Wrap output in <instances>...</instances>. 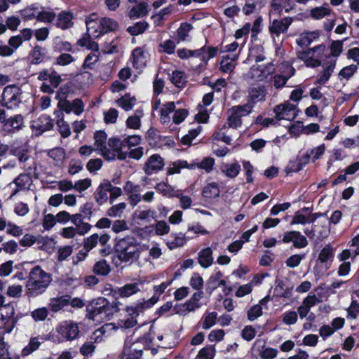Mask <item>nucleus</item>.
Segmentation results:
<instances>
[{
  "mask_svg": "<svg viewBox=\"0 0 359 359\" xmlns=\"http://www.w3.org/2000/svg\"><path fill=\"white\" fill-rule=\"evenodd\" d=\"M121 145L120 139L118 137H113L107 140V135L104 131L99 130L94 133L95 149L107 161H113L116 158L119 160L126 159V154L121 153Z\"/></svg>",
  "mask_w": 359,
  "mask_h": 359,
  "instance_id": "nucleus-1",
  "label": "nucleus"
},
{
  "mask_svg": "<svg viewBox=\"0 0 359 359\" xmlns=\"http://www.w3.org/2000/svg\"><path fill=\"white\" fill-rule=\"evenodd\" d=\"M119 303H110L104 297H98L90 301L86 306V316L96 323L109 320L111 317L119 311Z\"/></svg>",
  "mask_w": 359,
  "mask_h": 359,
  "instance_id": "nucleus-2",
  "label": "nucleus"
},
{
  "mask_svg": "<svg viewBox=\"0 0 359 359\" xmlns=\"http://www.w3.org/2000/svg\"><path fill=\"white\" fill-rule=\"evenodd\" d=\"M52 281V275L46 272L39 266H35L29 273L25 285L26 294L29 298H35L48 287Z\"/></svg>",
  "mask_w": 359,
  "mask_h": 359,
  "instance_id": "nucleus-3",
  "label": "nucleus"
},
{
  "mask_svg": "<svg viewBox=\"0 0 359 359\" xmlns=\"http://www.w3.org/2000/svg\"><path fill=\"white\" fill-rule=\"evenodd\" d=\"M115 241V250L121 261L133 262L139 258L141 248L133 236L128 235L123 238H116Z\"/></svg>",
  "mask_w": 359,
  "mask_h": 359,
  "instance_id": "nucleus-4",
  "label": "nucleus"
},
{
  "mask_svg": "<svg viewBox=\"0 0 359 359\" xmlns=\"http://www.w3.org/2000/svg\"><path fill=\"white\" fill-rule=\"evenodd\" d=\"M157 302L158 297H154L149 299L148 300L139 302L134 306H127L126 308V311L129 317L121 320L119 325L126 329L135 327L137 323L136 319L137 316H138L140 313H142L145 309L151 308Z\"/></svg>",
  "mask_w": 359,
  "mask_h": 359,
  "instance_id": "nucleus-5",
  "label": "nucleus"
},
{
  "mask_svg": "<svg viewBox=\"0 0 359 359\" xmlns=\"http://www.w3.org/2000/svg\"><path fill=\"white\" fill-rule=\"evenodd\" d=\"M86 24L88 32L95 38L109 32H114L118 27L116 20L107 17L100 18L97 22L90 17L86 20Z\"/></svg>",
  "mask_w": 359,
  "mask_h": 359,
  "instance_id": "nucleus-6",
  "label": "nucleus"
},
{
  "mask_svg": "<svg viewBox=\"0 0 359 359\" xmlns=\"http://www.w3.org/2000/svg\"><path fill=\"white\" fill-rule=\"evenodd\" d=\"M326 46L320 44L313 48L298 51L297 57L304 61L307 67H317L325 56Z\"/></svg>",
  "mask_w": 359,
  "mask_h": 359,
  "instance_id": "nucleus-7",
  "label": "nucleus"
},
{
  "mask_svg": "<svg viewBox=\"0 0 359 359\" xmlns=\"http://www.w3.org/2000/svg\"><path fill=\"white\" fill-rule=\"evenodd\" d=\"M175 104L174 102H168L163 104L161 109V120L163 123L170 121L169 114L174 112L172 116V122L175 124H180L183 122L188 116V111L185 109H175Z\"/></svg>",
  "mask_w": 359,
  "mask_h": 359,
  "instance_id": "nucleus-8",
  "label": "nucleus"
},
{
  "mask_svg": "<svg viewBox=\"0 0 359 359\" xmlns=\"http://www.w3.org/2000/svg\"><path fill=\"white\" fill-rule=\"evenodd\" d=\"M275 69L273 62L266 65H255L250 67L248 76L255 81L263 82L272 78Z\"/></svg>",
  "mask_w": 359,
  "mask_h": 359,
  "instance_id": "nucleus-9",
  "label": "nucleus"
},
{
  "mask_svg": "<svg viewBox=\"0 0 359 359\" xmlns=\"http://www.w3.org/2000/svg\"><path fill=\"white\" fill-rule=\"evenodd\" d=\"M21 90L15 85L7 86L2 93V105L8 109H13L21 103Z\"/></svg>",
  "mask_w": 359,
  "mask_h": 359,
  "instance_id": "nucleus-10",
  "label": "nucleus"
},
{
  "mask_svg": "<svg viewBox=\"0 0 359 359\" xmlns=\"http://www.w3.org/2000/svg\"><path fill=\"white\" fill-rule=\"evenodd\" d=\"M55 332L58 334L57 341L60 343L75 339L79 336V330L76 323L66 320L56 327Z\"/></svg>",
  "mask_w": 359,
  "mask_h": 359,
  "instance_id": "nucleus-11",
  "label": "nucleus"
},
{
  "mask_svg": "<svg viewBox=\"0 0 359 359\" xmlns=\"http://www.w3.org/2000/svg\"><path fill=\"white\" fill-rule=\"evenodd\" d=\"M17 319L15 316V308L12 304H5L0 306V327L10 333L15 327Z\"/></svg>",
  "mask_w": 359,
  "mask_h": 359,
  "instance_id": "nucleus-12",
  "label": "nucleus"
},
{
  "mask_svg": "<svg viewBox=\"0 0 359 359\" xmlns=\"http://www.w3.org/2000/svg\"><path fill=\"white\" fill-rule=\"evenodd\" d=\"M294 19L291 17H285L281 19H270L269 32L274 43L276 39H279L281 34L287 33L289 27L293 22Z\"/></svg>",
  "mask_w": 359,
  "mask_h": 359,
  "instance_id": "nucleus-13",
  "label": "nucleus"
},
{
  "mask_svg": "<svg viewBox=\"0 0 359 359\" xmlns=\"http://www.w3.org/2000/svg\"><path fill=\"white\" fill-rule=\"evenodd\" d=\"M273 112L276 120L292 121L297 116L299 110L297 104H292L290 101H285L280 104L276 105L273 108Z\"/></svg>",
  "mask_w": 359,
  "mask_h": 359,
  "instance_id": "nucleus-14",
  "label": "nucleus"
},
{
  "mask_svg": "<svg viewBox=\"0 0 359 359\" xmlns=\"http://www.w3.org/2000/svg\"><path fill=\"white\" fill-rule=\"evenodd\" d=\"M250 113V107L248 105H238L230 108L227 111L229 126L233 128L240 127L242 124V118Z\"/></svg>",
  "mask_w": 359,
  "mask_h": 359,
  "instance_id": "nucleus-15",
  "label": "nucleus"
},
{
  "mask_svg": "<svg viewBox=\"0 0 359 359\" xmlns=\"http://www.w3.org/2000/svg\"><path fill=\"white\" fill-rule=\"evenodd\" d=\"M53 120L46 114L39 116L31 122V128L36 135H41L44 132L53 129Z\"/></svg>",
  "mask_w": 359,
  "mask_h": 359,
  "instance_id": "nucleus-16",
  "label": "nucleus"
},
{
  "mask_svg": "<svg viewBox=\"0 0 359 359\" xmlns=\"http://www.w3.org/2000/svg\"><path fill=\"white\" fill-rule=\"evenodd\" d=\"M281 242L285 244L292 243L294 248L302 249L308 245V240L300 231H289L285 232L281 240Z\"/></svg>",
  "mask_w": 359,
  "mask_h": 359,
  "instance_id": "nucleus-17",
  "label": "nucleus"
},
{
  "mask_svg": "<svg viewBox=\"0 0 359 359\" xmlns=\"http://www.w3.org/2000/svg\"><path fill=\"white\" fill-rule=\"evenodd\" d=\"M266 90L264 86H252L248 89V102L245 105L250 107L252 112L254 106L265 100Z\"/></svg>",
  "mask_w": 359,
  "mask_h": 359,
  "instance_id": "nucleus-18",
  "label": "nucleus"
},
{
  "mask_svg": "<svg viewBox=\"0 0 359 359\" xmlns=\"http://www.w3.org/2000/svg\"><path fill=\"white\" fill-rule=\"evenodd\" d=\"M133 66L137 69H142L146 67L149 59V52L144 47H137L132 53Z\"/></svg>",
  "mask_w": 359,
  "mask_h": 359,
  "instance_id": "nucleus-19",
  "label": "nucleus"
},
{
  "mask_svg": "<svg viewBox=\"0 0 359 359\" xmlns=\"http://www.w3.org/2000/svg\"><path fill=\"white\" fill-rule=\"evenodd\" d=\"M223 276V273L218 268L215 269L206 283V291L209 294H211L219 287L226 285V283L222 278Z\"/></svg>",
  "mask_w": 359,
  "mask_h": 359,
  "instance_id": "nucleus-20",
  "label": "nucleus"
},
{
  "mask_svg": "<svg viewBox=\"0 0 359 359\" xmlns=\"http://www.w3.org/2000/svg\"><path fill=\"white\" fill-rule=\"evenodd\" d=\"M111 236L108 233H102L100 236L98 233H93L84 240L83 248L89 252L97 246L98 243L102 246H104L110 240Z\"/></svg>",
  "mask_w": 359,
  "mask_h": 359,
  "instance_id": "nucleus-21",
  "label": "nucleus"
},
{
  "mask_svg": "<svg viewBox=\"0 0 359 359\" xmlns=\"http://www.w3.org/2000/svg\"><path fill=\"white\" fill-rule=\"evenodd\" d=\"M163 158L157 154L151 155L145 163L144 170L147 175H151L161 170L164 167Z\"/></svg>",
  "mask_w": 359,
  "mask_h": 359,
  "instance_id": "nucleus-22",
  "label": "nucleus"
},
{
  "mask_svg": "<svg viewBox=\"0 0 359 359\" xmlns=\"http://www.w3.org/2000/svg\"><path fill=\"white\" fill-rule=\"evenodd\" d=\"M84 110V104L81 99H75L72 102L62 101L59 104V110L67 114L73 112L76 115H80Z\"/></svg>",
  "mask_w": 359,
  "mask_h": 359,
  "instance_id": "nucleus-23",
  "label": "nucleus"
},
{
  "mask_svg": "<svg viewBox=\"0 0 359 359\" xmlns=\"http://www.w3.org/2000/svg\"><path fill=\"white\" fill-rule=\"evenodd\" d=\"M23 126L24 118L22 116L17 114L8 118L3 125V128L9 133H14L21 130Z\"/></svg>",
  "mask_w": 359,
  "mask_h": 359,
  "instance_id": "nucleus-24",
  "label": "nucleus"
},
{
  "mask_svg": "<svg viewBox=\"0 0 359 359\" xmlns=\"http://www.w3.org/2000/svg\"><path fill=\"white\" fill-rule=\"evenodd\" d=\"M294 73L295 69L290 65H286V70L283 72V74H276L273 76V86L277 89L282 88L285 86L289 79L294 76Z\"/></svg>",
  "mask_w": 359,
  "mask_h": 359,
  "instance_id": "nucleus-25",
  "label": "nucleus"
},
{
  "mask_svg": "<svg viewBox=\"0 0 359 359\" xmlns=\"http://www.w3.org/2000/svg\"><path fill=\"white\" fill-rule=\"evenodd\" d=\"M111 187V182L104 180L97 188L95 194H94V198L95 201L99 205H103L104 203H106L109 198V190Z\"/></svg>",
  "mask_w": 359,
  "mask_h": 359,
  "instance_id": "nucleus-26",
  "label": "nucleus"
},
{
  "mask_svg": "<svg viewBox=\"0 0 359 359\" xmlns=\"http://www.w3.org/2000/svg\"><path fill=\"white\" fill-rule=\"evenodd\" d=\"M141 284L139 283H127L117 289V294L121 298H128L137 294L141 290Z\"/></svg>",
  "mask_w": 359,
  "mask_h": 359,
  "instance_id": "nucleus-27",
  "label": "nucleus"
},
{
  "mask_svg": "<svg viewBox=\"0 0 359 359\" xmlns=\"http://www.w3.org/2000/svg\"><path fill=\"white\" fill-rule=\"evenodd\" d=\"M212 250L210 247L202 249L198 253V262L204 269L210 267L213 264Z\"/></svg>",
  "mask_w": 359,
  "mask_h": 359,
  "instance_id": "nucleus-28",
  "label": "nucleus"
},
{
  "mask_svg": "<svg viewBox=\"0 0 359 359\" xmlns=\"http://www.w3.org/2000/svg\"><path fill=\"white\" fill-rule=\"evenodd\" d=\"M56 118V125L58 128L60 134L63 138H67L71 135V130L68 123L64 120V114L60 111L54 112Z\"/></svg>",
  "mask_w": 359,
  "mask_h": 359,
  "instance_id": "nucleus-29",
  "label": "nucleus"
},
{
  "mask_svg": "<svg viewBox=\"0 0 359 359\" xmlns=\"http://www.w3.org/2000/svg\"><path fill=\"white\" fill-rule=\"evenodd\" d=\"M336 60H329L327 63H325L323 66V70L320 73L319 77L317 80V83L320 85L326 83L329 81L332 72H334Z\"/></svg>",
  "mask_w": 359,
  "mask_h": 359,
  "instance_id": "nucleus-30",
  "label": "nucleus"
},
{
  "mask_svg": "<svg viewBox=\"0 0 359 359\" xmlns=\"http://www.w3.org/2000/svg\"><path fill=\"white\" fill-rule=\"evenodd\" d=\"M196 51H197L198 53L195 55V57L200 58L202 62H203L205 64H207L209 60L217 55L218 49L217 47H207L204 46L202 48L196 50Z\"/></svg>",
  "mask_w": 359,
  "mask_h": 359,
  "instance_id": "nucleus-31",
  "label": "nucleus"
},
{
  "mask_svg": "<svg viewBox=\"0 0 359 359\" xmlns=\"http://www.w3.org/2000/svg\"><path fill=\"white\" fill-rule=\"evenodd\" d=\"M148 5L146 2H141L135 6L132 7L128 11V16L130 20H135L147 15Z\"/></svg>",
  "mask_w": 359,
  "mask_h": 359,
  "instance_id": "nucleus-32",
  "label": "nucleus"
},
{
  "mask_svg": "<svg viewBox=\"0 0 359 359\" xmlns=\"http://www.w3.org/2000/svg\"><path fill=\"white\" fill-rule=\"evenodd\" d=\"M238 57V54L223 56L220 62V69L226 73L232 72L236 65Z\"/></svg>",
  "mask_w": 359,
  "mask_h": 359,
  "instance_id": "nucleus-33",
  "label": "nucleus"
},
{
  "mask_svg": "<svg viewBox=\"0 0 359 359\" xmlns=\"http://www.w3.org/2000/svg\"><path fill=\"white\" fill-rule=\"evenodd\" d=\"M241 171V165L238 161L231 163H224L221 166V172L227 177L235 178Z\"/></svg>",
  "mask_w": 359,
  "mask_h": 359,
  "instance_id": "nucleus-34",
  "label": "nucleus"
},
{
  "mask_svg": "<svg viewBox=\"0 0 359 359\" xmlns=\"http://www.w3.org/2000/svg\"><path fill=\"white\" fill-rule=\"evenodd\" d=\"M73 15L70 12L62 11L57 15L56 26L62 29H67L73 25Z\"/></svg>",
  "mask_w": 359,
  "mask_h": 359,
  "instance_id": "nucleus-35",
  "label": "nucleus"
},
{
  "mask_svg": "<svg viewBox=\"0 0 359 359\" xmlns=\"http://www.w3.org/2000/svg\"><path fill=\"white\" fill-rule=\"evenodd\" d=\"M69 304V297L68 296H62L50 299L48 306L53 312L56 313Z\"/></svg>",
  "mask_w": 359,
  "mask_h": 359,
  "instance_id": "nucleus-36",
  "label": "nucleus"
},
{
  "mask_svg": "<svg viewBox=\"0 0 359 359\" xmlns=\"http://www.w3.org/2000/svg\"><path fill=\"white\" fill-rule=\"evenodd\" d=\"M220 188L217 182H212L205 185L203 189V196L212 199L219 196Z\"/></svg>",
  "mask_w": 359,
  "mask_h": 359,
  "instance_id": "nucleus-37",
  "label": "nucleus"
},
{
  "mask_svg": "<svg viewBox=\"0 0 359 359\" xmlns=\"http://www.w3.org/2000/svg\"><path fill=\"white\" fill-rule=\"evenodd\" d=\"M187 242L186 236L182 233H173L170 239L167 241V246L170 250L183 246Z\"/></svg>",
  "mask_w": 359,
  "mask_h": 359,
  "instance_id": "nucleus-38",
  "label": "nucleus"
},
{
  "mask_svg": "<svg viewBox=\"0 0 359 359\" xmlns=\"http://www.w3.org/2000/svg\"><path fill=\"white\" fill-rule=\"evenodd\" d=\"M142 109H137L135 114L130 116L126 120V126L131 129H139L141 126V118L143 116Z\"/></svg>",
  "mask_w": 359,
  "mask_h": 359,
  "instance_id": "nucleus-39",
  "label": "nucleus"
},
{
  "mask_svg": "<svg viewBox=\"0 0 359 359\" xmlns=\"http://www.w3.org/2000/svg\"><path fill=\"white\" fill-rule=\"evenodd\" d=\"M41 340L39 337H32L28 344L22 350L21 355L26 357L37 350L41 344Z\"/></svg>",
  "mask_w": 359,
  "mask_h": 359,
  "instance_id": "nucleus-40",
  "label": "nucleus"
},
{
  "mask_svg": "<svg viewBox=\"0 0 359 359\" xmlns=\"http://www.w3.org/2000/svg\"><path fill=\"white\" fill-rule=\"evenodd\" d=\"M76 44L81 47H86L88 49L92 50L93 51L98 52L99 50L98 44L91 39L88 33L83 34L82 37L77 41Z\"/></svg>",
  "mask_w": 359,
  "mask_h": 359,
  "instance_id": "nucleus-41",
  "label": "nucleus"
},
{
  "mask_svg": "<svg viewBox=\"0 0 359 359\" xmlns=\"http://www.w3.org/2000/svg\"><path fill=\"white\" fill-rule=\"evenodd\" d=\"M46 49L40 46H35L30 53L31 62L34 65L41 64L46 56Z\"/></svg>",
  "mask_w": 359,
  "mask_h": 359,
  "instance_id": "nucleus-42",
  "label": "nucleus"
},
{
  "mask_svg": "<svg viewBox=\"0 0 359 359\" xmlns=\"http://www.w3.org/2000/svg\"><path fill=\"white\" fill-rule=\"evenodd\" d=\"M193 29V26L188 22H183L177 30V39L180 41H189V32Z\"/></svg>",
  "mask_w": 359,
  "mask_h": 359,
  "instance_id": "nucleus-43",
  "label": "nucleus"
},
{
  "mask_svg": "<svg viewBox=\"0 0 359 359\" xmlns=\"http://www.w3.org/2000/svg\"><path fill=\"white\" fill-rule=\"evenodd\" d=\"M136 102V98L129 94H126L116 100L117 104L126 111L133 109Z\"/></svg>",
  "mask_w": 359,
  "mask_h": 359,
  "instance_id": "nucleus-44",
  "label": "nucleus"
},
{
  "mask_svg": "<svg viewBox=\"0 0 359 359\" xmlns=\"http://www.w3.org/2000/svg\"><path fill=\"white\" fill-rule=\"evenodd\" d=\"M334 249L330 245H326L320 252L318 255V260L323 264H327L332 262L334 258Z\"/></svg>",
  "mask_w": 359,
  "mask_h": 359,
  "instance_id": "nucleus-45",
  "label": "nucleus"
},
{
  "mask_svg": "<svg viewBox=\"0 0 359 359\" xmlns=\"http://www.w3.org/2000/svg\"><path fill=\"white\" fill-rule=\"evenodd\" d=\"M331 10L328 5L318 6L310 11L311 17L314 20H320L330 14Z\"/></svg>",
  "mask_w": 359,
  "mask_h": 359,
  "instance_id": "nucleus-46",
  "label": "nucleus"
},
{
  "mask_svg": "<svg viewBox=\"0 0 359 359\" xmlns=\"http://www.w3.org/2000/svg\"><path fill=\"white\" fill-rule=\"evenodd\" d=\"M249 56L257 62L264 61L266 58L264 48L260 45H255L250 49Z\"/></svg>",
  "mask_w": 359,
  "mask_h": 359,
  "instance_id": "nucleus-47",
  "label": "nucleus"
},
{
  "mask_svg": "<svg viewBox=\"0 0 359 359\" xmlns=\"http://www.w3.org/2000/svg\"><path fill=\"white\" fill-rule=\"evenodd\" d=\"M283 9L285 13H289L292 9V6L287 8L286 6L271 1L269 12V19H271L273 17L279 16L282 13Z\"/></svg>",
  "mask_w": 359,
  "mask_h": 359,
  "instance_id": "nucleus-48",
  "label": "nucleus"
},
{
  "mask_svg": "<svg viewBox=\"0 0 359 359\" xmlns=\"http://www.w3.org/2000/svg\"><path fill=\"white\" fill-rule=\"evenodd\" d=\"M155 189L159 193L167 197H175L178 190H175L170 185L165 182L158 183Z\"/></svg>",
  "mask_w": 359,
  "mask_h": 359,
  "instance_id": "nucleus-49",
  "label": "nucleus"
},
{
  "mask_svg": "<svg viewBox=\"0 0 359 359\" xmlns=\"http://www.w3.org/2000/svg\"><path fill=\"white\" fill-rule=\"evenodd\" d=\"M39 9L36 5H31L20 11V15L25 20H32L38 18Z\"/></svg>",
  "mask_w": 359,
  "mask_h": 359,
  "instance_id": "nucleus-50",
  "label": "nucleus"
},
{
  "mask_svg": "<svg viewBox=\"0 0 359 359\" xmlns=\"http://www.w3.org/2000/svg\"><path fill=\"white\" fill-rule=\"evenodd\" d=\"M48 156L55 161V165H60L65 158V152L62 148H54L49 151Z\"/></svg>",
  "mask_w": 359,
  "mask_h": 359,
  "instance_id": "nucleus-51",
  "label": "nucleus"
},
{
  "mask_svg": "<svg viewBox=\"0 0 359 359\" xmlns=\"http://www.w3.org/2000/svg\"><path fill=\"white\" fill-rule=\"evenodd\" d=\"M171 81L177 88H183L187 82L185 74L182 71H174L172 73Z\"/></svg>",
  "mask_w": 359,
  "mask_h": 359,
  "instance_id": "nucleus-52",
  "label": "nucleus"
},
{
  "mask_svg": "<svg viewBox=\"0 0 359 359\" xmlns=\"http://www.w3.org/2000/svg\"><path fill=\"white\" fill-rule=\"evenodd\" d=\"M141 137L139 135H130L126 137H124L123 140L120 139V142L121 143V153L122 152V149L126 147L128 148L131 147H134L138 145L140 143Z\"/></svg>",
  "mask_w": 359,
  "mask_h": 359,
  "instance_id": "nucleus-53",
  "label": "nucleus"
},
{
  "mask_svg": "<svg viewBox=\"0 0 359 359\" xmlns=\"http://www.w3.org/2000/svg\"><path fill=\"white\" fill-rule=\"evenodd\" d=\"M149 25L144 21L136 22L133 26H129L127 31L133 36H137L142 34L148 27Z\"/></svg>",
  "mask_w": 359,
  "mask_h": 359,
  "instance_id": "nucleus-54",
  "label": "nucleus"
},
{
  "mask_svg": "<svg viewBox=\"0 0 359 359\" xmlns=\"http://www.w3.org/2000/svg\"><path fill=\"white\" fill-rule=\"evenodd\" d=\"M126 208V203H120L112 205L107 210V215L111 217H121Z\"/></svg>",
  "mask_w": 359,
  "mask_h": 359,
  "instance_id": "nucleus-55",
  "label": "nucleus"
},
{
  "mask_svg": "<svg viewBox=\"0 0 359 359\" xmlns=\"http://www.w3.org/2000/svg\"><path fill=\"white\" fill-rule=\"evenodd\" d=\"M202 131V126H197L196 128L189 130L188 134L185 135L182 139V143L184 145H189Z\"/></svg>",
  "mask_w": 359,
  "mask_h": 359,
  "instance_id": "nucleus-56",
  "label": "nucleus"
},
{
  "mask_svg": "<svg viewBox=\"0 0 359 359\" xmlns=\"http://www.w3.org/2000/svg\"><path fill=\"white\" fill-rule=\"evenodd\" d=\"M93 271L97 275L106 276L110 271V266L105 260L102 259L95 264Z\"/></svg>",
  "mask_w": 359,
  "mask_h": 359,
  "instance_id": "nucleus-57",
  "label": "nucleus"
},
{
  "mask_svg": "<svg viewBox=\"0 0 359 359\" xmlns=\"http://www.w3.org/2000/svg\"><path fill=\"white\" fill-rule=\"evenodd\" d=\"M358 67L355 65H350L342 68L338 74L340 80L349 79L357 71Z\"/></svg>",
  "mask_w": 359,
  "mask_h": 359,
  "instance_id": "nucleus-58",
  "label": "nucleus"
},
{
  "mask_svg": "<svg viewBox=\"0 0 359 359\" xmlns=\"http://www.w3.org/2000/svg\"><path fill=\"white\" fill-rule=\"evenodd\" d=\"M242 165L245 172V175L246 176V182L248 184L252 183L254 181L252 175L255 170V167L249 161L245 160L242 161Z\"/></svg>",
  "mask_w": 359,
  "mask_h": 359,
  "instance_id": "nucleus-59",
  "label": "nucleus"
},
{
  "mask_svg": "<svg viewBox=\"0 0 359 359\" xmlns=\"http://www.w3.org/2000/svg\"><path fill=\"white\" fill-rule=\"evenodd\" d=\"M307 151L311 157L312 162L314 163L317 160L320 159L325 154V144H321L318 147H313L311 149H308Z\"/></svg>",
  "mask_w": 359,
  "mask_h": 359,
  "instance_id": "nucleus-60",
  "label": "nucleus"
},
{
  "mask_svg": "<svg viewBox=\"0 0 359 359\" xmlns=\"http://www.w3.org/2000/svg\"><path fill=\"white\" fill-rule=\"evenodd\" d=\"M48 309L46 307H41L31 312L32 318L36 322L43 321L48 316Z\"/></svg>",
  "mask_w": 359,
  "mask_h": 359,
  "instance_id": "nucleus-61",
  "label": "nucleus"
},
{
  "mask_svg": "<svg viewBox=\"0 0 359 359\" xmlns=\"http://www.w3.org/2000/svg\"><path fill=\"white\" fill-rule=\"evenodd\" d=\"M215 354V348L212 346L203 348L195 359H212Z\"/></svg>",
  "mask_w": 359,
  "mask_h": 359,
  "instance_id": "nucleus-62",
  "label": "nucleus"
},
{
  "mask_svg": "<svg viewBox=\"0 0 359 359\" xmlns=\"http://www.w3.org/2000/svg\"><path fill=\"white\" fill-rule=\"evenodd\" d=\"M217 318V313L215 311L207 313L203 319L202 327L208 330L215 325Z\"/></svg>",
  "mask_w": 359,
  "mask_h": 359,
  "instance_id": "nucleus-63",
  "label": "nucleus"
},
{
  "mask_svg": "<svg viewBox=\"0 0 359 359\" xmlns=\"http://www.w3.org/2000/svg\"><path fill=\"white\" fill-rule=\"evenodd\" d=\"M18 355H11L8 352V344L0 339V359H19Z\"/></svg>",
  "mask_w": 359,
  "mask_h": 359,
  "instance_id": "nucleus-64",
  "label": "nucleus"
}]
</instances>
